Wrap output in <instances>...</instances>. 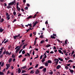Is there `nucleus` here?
Wrapping results in <instances>:
<instances>
[{
	"instance_id": "15",
	"label": "nucleus",
	"mask_w": 75,
	"mask_h": 75,
	"mask_svg": "<svg viewBox=\"0 0 75 75\" xmlns=\"http://www.w3.org/2000/svg\"><path fill=\"white\" fill-rule=\"evenodd\" d=\"M12 61V59L10 58L8 61L9 63H10Z\"/></svg>"
},
{
	"instance_id": "38",
	"label": "nucleus",
	"mask_w": 75,
	"mask_h": 75,
	"mask_svg": "<svg viewBox=\"0 0 75 75\" xmlns=\"http://www.w3.org/2000/svg\"><path fill=\"white\" fill-rule=\"evenodd\" d=\"M27 68V67H26V66H24V67H23L22 68H23V69H25V68Z\"/></svg>"
},
{
	"instance_id": "62",
	"label": "nucleus",
	"mask_w": 75,
	"mask_h": 75,
	"mask_svg": "<svg viewBox=\"0 0 75 75\" xmlns=\"http://www.w3.org/2000/svg\"><path fill=\"white\" fill-rule=\"evenodd\" d=\"M21 16V14L19 13V15L18 16V17H20V16Z\"/></svg>"
},
{
	"instance_id": "17",
	"label": "nucleus",
	"mask_w": 75,
	"mask_h": 75,
	"mask_svg": "<svg viewBox=\"0 0 75 75\" xmlns=\"http://www.w3.org/2000/svg\"><path fill=\"white\" fill-rule=\"evenodd\" d=\"M18 11H20V8L18 7H16Z\"/></svg>"
},
{
	"instance_id": "30",
	"label": "nucleus",
	"mask_w": 75,
	"mask_h": 75,
	"mask_svg": "<svg viewBox=\"0 0 75 75\" xmlns=\"http://www.w3.org/2000/svg\"><path fill=\"white\" fill-rule=\"evenodd\" d=\"M26 71H25V70H23L22 71V73L23 74V73H24V72H26Z\"/></svg>"
},
{
	"instance_id": "24",
	"label": "nucleus",
	"mask_w": 75,
	"mask_h": 75,
	"mask_svg": "<svg viewBox=\"0 0 75 75\" xmlns=\"http://www.w3.org/2000/svg\"><path fill=\"white\" fill-rule=\"evenodd\" d=\"M62 51L64 53H67V50H63Z\"/></svg>"
},
{
	"instance_id": "54",
	"label": "nucleus",
	"mask_w": 75,
	"mask_h": 75,
	"mask_svg": "<svg viewBox=\"0 0 75 75\" xmlns=\"http://www.w3.org/2000/svg\"><path fill=\"white\" fill-rule=\"evenodd\" d=\"M45 24L47 25L48 24V21H47L45 22Z\"/></svg>"
},
{
	"instance_id": "29",
	"label": "nucleus",
	"mask_w": 75,
	"mask_h": 75,
	"mask_svg": "<svg viewBox=\"0 0 75 75\" xmlns=\"http://www.w3.org/2000/svg\"><path fill=\"white\" fill-rule=\"evenodd\" d=\"M13 37L14 38V40H16V38H17V37L16 35H15V36H13Z\"/></svg>"
},
{
	"instance_id": "27",
	"label": "nucleus",
	"mask_w": 75,
	"mask_h": 75,
	"mask_svg": "<svg viewBox=\"0 0 75 75\" xmlns=\"http://www.w3.org/2000/svg\"><path fill=\"white\" fill-rule=\"evenodd\" d=\"M45 42V41L44 40H42L40 42V44H42V43H43V42Z\"/></svg>"
},
{
	"instance_id": "50",
	"label": "nucleus",
	"mask_w": 75,
	"mask_h": 75,
	"mask_svg": "<svg viewBox=\"0 0 75 75\" xmlns=\"http://www.w3.org/2000/svg\"><path fill=\"white\" fill-rule=\"evenodd\" d=\"M58 51L59 52V53H61L62 52V51L61 50H59Z\"/></svg>"
},
{
	"instance_id": "32",
	"label": "nucleus",
	"mask_w": 75,
	"mask_h": 75,
	"mask_svg": "<svg viewBox=\"0 0 75 75\" xmlns=\"http://www.w3.org/2000/svg\"><path fill=\"white\" fill-rule=\"evenodd\" d=\"M31 74H34V70H32L30 72V74H31Z\"/></svg>"
},
{
	"instance_id": "34",
	"label": "nucleus",
	"mask_w": 75,
	"mask_h": 75,
	"mask_svg": "<svg viewBox=\"0 0 75 75\" xmlns=\"http://www.w3.org/2000/svg\"><path fill=\"white\" fill-rule=\"evenodd\" d=\"M0 75H4V73L3 72L0 71Z\"/></svg>"
},
{
	"instance_id": "21",
	"label": "nucleus",
	"mask_w": 75,
	"mask_h": 75,
	"mask_svg": "<svg viewBox=\"0 0 75 75\" xmlns=\"http://www.w3.org/2000/svg\"><path fill=\"white\" fill-rule=\"evenodd\" d=\"M0 50H1V51H0V54H2V52H3V49L1 48L0 49Z\"/></svg>"
},
{
	"instance_id": "51",
	"label": "nucleus",
	"mask_w": 75,
	"mask_h": 75,
	"mask_svg": "<svg viewBox=\"0 0 75 75\" xmlns=\"http://www.w3.org/2000/svg\"><path fill=\"white\" fill-rule=\"evenodd\" d=\"M16 19H14V21H13V23H14V22H15V21H16Z\"/></svg>"
},
{
	"instance_id": "6",
	"label": "nucleus",
	"mask_w": 75,
	"mask_h": 75,
	"mask_svg": "<svg viewBox=\"0 0 75 75\" xmlns=\"http://www.w3.org/2000/svg\"><path fill=\"white\" fill-rule=\"evenodd\" d=\"M48 62H46V63H44V65L45 67H48V63H47Z\"/></svg>"
},
{
	"instance_id": "2",
	"label": "nucleus",
	"mask_w": 75,
	"mask_h": 75,
	"mask_svg": "<svg viewBox=\"0 0 75 75\" xmlns=\"http://www.w3.org/2000/svg\"><path fill=\"white\" fill-rule=\"evenodd\" d=\"M6 18H8L7 20H10V15H8V13H6Z\"/></svg>"
},
{
	"instance_id": "52",
	"label": "nucleus",
	"mask_w": 75,
	"mask_h": 75,
	"mask_svg": "<svg viewBox=\"0 0 75 75\" xmlns=\"http://www.w3.org/2000/svg\"><path fill=\"white\" fill-rule=\"evenodd\" d=\"M34 54H35V52H34V50H33V55H34Z\"/></svg>"
},
{
	"instance_id": "13",
	"label": "nucleus",
	"mask_w": 75,
	"mask_h": 75,
	"mask_svg": "<svg viewBox=\"0 0 75 75\" xmlns=\"http://www.w3.org/2000/svg\"><path fill=\"white\" fill-rule=\"evenodd\" d=\"M18 73L20 74L21 72V69L20 68H18Z\"/></svg>"
},
{
	"instance_id": "19",
	"label": "nucleus",
	"mask_w": 75,
	"mask_h": 75,
	"mask_svg": "<svg viewBox=\"0 0 75 75\" xmlns=\"http://www.w3.org/2000/svg\"><path fill=\"white\" fill-rule=\"evenodd\" d=\"M22 54H24L25 53V50H23L22 51Z\"/></svg>"
},
{
	"instance_id": "57",
	"label": "nucleus",
	"mask_w": 75,
	"mask_h": 75,
	"mask_svg": "<svg viewBox=\"0 0 75 75\" xmlns=\"http://www.w3.org/2000/svg\"><path fill=\"white\" fill-rule=\"evenodd\" d=\"M74 54V51H73L71 53V55H73V54Z\"/></svg>"
},
{
	"instance_id": "12",
	"label": "nucleus",
	"mask_w": 75,
	"mask_h": 75,
	"mask_svg": "<svg viewBox=\"0 0 75 75\" xmlns=\"http://www.w3.org/2000/svg\"><path fill=\"white\" fill-rule=\"evenodd\" d=\"M47 62L48 63V64H52V61H51V60H48V61Z\"/></svg>"
},
{
	"instance_id": "41",
	"label": "nucleus",
	"mask_w": 75,
	"mask_h": 75,
	"mask_svg": "<svg viewBox=\"0 0 75 75\" xmlns=\"http://www.w3.org/2000/svg\"><path fill=\"white\" fill-rule=\"evenodd\" d=\"M53 74V71H51V72H50L49 73V74H50L51 75H52Z\"/></svg>"
},
{
	"instance_id": "48",
	"label": "nucleus",
	"mask_w": 75,
	"mask_h": 75,
	"mask_svg": "<svg viewBox=\"0 0 75 75\" xmlns=\"http://www.w3.org/2000/svg\"><path fill=\"white\" fill-rule=\"evenodd\" d=\"M37 57H35V59H36V58H38V54L37 55Z\"/></svg>"
},
{
	"instance_id": "22",
	"label": "nucleus",
	"mask_w": 75,
	"mask_h": 75,
	"mask_svg": "<svg viewBox=\"0 0 75 75\" xmlns=\"http://www.w3.org/2000/svg\"><path fill=\"white\" fill-rule=\"evenodd\" d=\"M4 62H2V63L1 65V66L2 67H3V66H4Z\"/></svg>"
},
{
	"instance_id": "20",
	"label": "nucleus",
	"mask_w": 75,
	"mask_h": 75,
	"mask_svg": "<svg viewBox=\"0 0 75 75\" xmlns=\"http://www.w3.org/2000/svg\"><path fill=\"white\" fill-rule=\"evenodd\" d=\"M50 46H51V45L47 44L46 46V47H47V48H48V47H50Z\"/></svg>"
},
{
	"instance_id": "14",
	"label": "nucleus",
	"mask_w": 75,
	"mask_h": 75,
	"mask_svg": "<svg viewBox=\"0 0 75 75\" xmlns=\"http://www.w3.org/2000/svg\"><path fill=\"white\" fill-rule=\"evenodd\" d=\"M51 38H52V39H55V37L54 36H52V35L51 36Z\"/></svg>"
},
{
	"instance_id": "40",
	"label": "nucleus",
	"mask_w": 75,
	"mask_h": 75,
	"mask_svg": "<svg viewBox=\"0 0 75 75\" xmlns=\"http://www.w3.org/2000/svg\"><path fill=\"white\" fill-rule=\"evenodd\" d=\"M65 69H69V67H68V66H65Z\"/></svg>"
},
{
	"instance_id": "42",
	"label": "nucleus",
	"mask_w": 75,
	"mask_h": 75,
	"mask_svg": "<svg viewBox=\"0 0 75 75\" xmlns=\"http://www.w3.org/2000/svg\"><path fill=\"white\" fill-rule=\"evenodd\" d=\"M37 16V14H35L34 16V17H33V18H35V17H36Z\"/></svg>"
},
{
	"instance_id": "3",
	"label": "nucleus",
	"mask_w": 75,
	"mask_h": 75,
	"mask_svg": "<svg viewBox=\"0 0 75 75\" xmlns=\"http://www.w3.org/2000/svg\"><path fill=\"white\" fill-rule=\"evenodd\" d=\"M40 73V71L38 70V69H37L35 71V74H38Z\"/></svg>"
},
{
	"instance_id": "61",
	"label": "nucleus",
	"mask_w": 75,
	"mask_h": 75,
	"mask_svg": "<svg viewBox=\"0 0 75 75\" xmlns=\"http://www.w3.org/2000/svg\"><path fill=\"white\" fill-rule=\"evenodd\" d=\"M22 57V55H20L19 56H18V58H21V57Z\"/></svg>"
},
{
	"instance_id": "60",
	"label": "nucleus",
	"mask_w": 75,
	"mask_h": 75,
	"mask_svg": "<svg viewBox=\"0 0 75 75\" xmlns=\"http://www.w3.org/2000/svg\"><path fill=\"white\" fill-rule=\"evenodd\" d=\"M28 7L27 6H26L25 7V10H27V9H28Z\"/></svg>"
},
{
	"instance_id": "23",
	"label": "nucleus",
	"mask_w": 75,
	"mask_h": 75,
	"mask_svg": "<svg viewBox=\"0 0 75 75\" xmlns=\"http://www.w3.org/2000/svg\"><path fill=\"white\" fill-rule=\"evenodd\" d=\"M8 54H9V52L8 51H6V55H8Z\"/></svg>"
},
{
	"instance_id": "8",
	"label": "nucleus",
	"mask_w": 75,
	"mask_h": 75,
	"mask_svg": "<svg viewBox=\"0 0 75 75\" xmlns=\"http://www.w3.org/2000/svg\"><path fill=\"white\" fill-rule=\"evenodd\" d=\"M54 61H55V62H56V63L57 62H59V60L58 59H54Z\"/></svg>"
},
{
	"instance_id": "53",
	"label": "nucleus",
	"mask_w": 75,
	"mask_h": 75,
	"mask_svg": "<svg viewBox=\"0 0 75 75\" xmlns=\"http://www.w3.org/2000/svg\"><path fill=\"white\" fill-rule=\"evenodd\" d=\"M30 30H31L30 29H28V30H26V31H27L26 33H28V31H30Z\"/></svg>"
},
{
	"instance_id": "59",
	"label": "nucleus",
	"mask_w": 75,
	"mask_h": 75,
	"mask_svg": "<svg viewBox=\"0 0 75 75\" xmlns=\"http://www.w3.org/2000/svg\"><path fill=\"white\" fill-rule=\"evenodd\" d=\"M18 47H19V46H17L15 48V50H16V49H17V48H18Z\"/></svg>"
},
{
	"instance_id": "7",
	"label": "nucleus",
	"mask_w": 75,
	"mask_h": 75,
	"mask_svg": "<svg viewBox=\"0 0 75 75\" xmlns=\"http://www.w3.org/2000/svg\"><path fill=\"white\" fill-rule=\"evenodd\" d=\"M61 67V66L60 65H58V66H57L56 68L57 69H59V68Z\"/></svg>"
},
{
	"instance_id": "64",
	"label": "nucleus",
	"mask_w": 75,
	"mask_h": 75,
	"mask_svg": "<svg viewBox=\"0 0 75 75\" xmlns=\"http://www.w3.org/2000/svg\"><path fill=\"white\" fill-rule=\"evenodd\" d=\"M21 75H28V74H22Z\"/></svg>"
},
{
	"instance_id": "25",
	"label": "nucleus",
	"mask_w": 75,
	"mask_h": 75,
	"mask_svg": "<svg viewBox=\"0 0 75 75\" xmlns=\"http://www.w3.org/2000/svg\"><path fill=\"white\" fill-rule=\"evenodd\" d=\"M45 59H44V58H43L42 60V62H44V61H45Z\"/></svg>"
},
{
	"instance_id": "44",
	"label": "nucleus",
	"mask_w": 75,
	"mask_h": 75,
	"mask_svg": "<svg viewBox=\"0 0 75 75\" xmlns=\"http://www.w3.org/2000/svg\"><path fill=\"white\" fill-rule=\"evenodd\" d=\"M12 57H13V58H15L14 54H12Z\"/></svg>"
},
{
	"instance_id": "16",
	"label": "nucleus",
	"mask_w": 75,
	"mask_h": 75,
	"mask_svg": "<svg viewBox=\"0 0 75 75\" xmlns=\"http://www.w3.org/2000/svg\"><path fill=\"white\" fill-rule=\"evenodd\" d=\"M70 72H71V74H73V72H74V70H70Z\"/></svg>"
},
{
	"instance_id": "56",
	"label": "nucleus",
	"mask_w": 75,
	"mask_h": 75,
	"mask_svg": "<svg viewBox=\"0 0 75 75\" xmlns=\"http://www.w3.org/2000/svg\"><path fill=\"white\" fill-rule=\"evenodd\" d=\"M66 65H67V66H68V67H69V66H70V65H71V64H66Z\"/></svg>"
},
{
	"instance_id": "10",
	"label": "nucleus",
	"mask_w": 75,
	"mask_h": 75,
	"mask_svg": "<svg viewBox=\"0 0 75 75\" xmlns=\"http://www.w3.org/2000/svg\"><path fill=\"white\" fill-rule=\"evenodd\" d=\"M6 66L7 68H9L10 66V64H6Z\"/></svg>"
},
{
	"instance_id": "9",
	"label": "nucleus",
	"mask_w": 75,
	"mask_h": 75,
	"mask_svg": "<svg viewBox=\"0 0 75 75\" xmlns=\"http://www.w3.org/2000/svg\"><path fill=\"white\" fill-rule=\"evenodd\" d=\"M0 53V58H3V57L4 54H3Z\"/></svg>"
},
{
	"instance_id": "47",
	"label": "nucleus",
	"mask_w": 75,
	"mask_h": 75,
	"mask_svg": "<svg viewBox=\"0 0 75 75\" xmlns=\"http://www.w3.org/2000/svg\"><path fill=\"white\" fill-rule=\"evenodd\" d=\"M43 56V55H42L40 57V59H42Z\"/></svg>"
},
{
	"instance_id": "18",
	"label": "nucleus",
	"mask_w": 75,
	"mask_h": 75,
	"mask_svg": "<svg viewBox=\"0 0 75 75\" xmlns=\"http://www.w3.org/2000/svg\"><path fill=\"white\" fill-rule=\"evenodd\" d=\"M44 68V66H41L40 67V68H39L38 69H42V68Z\"/></svg>"
},
{
	"instance_id": "28",
	"label": "nucleus",
	"mask_w": 75,
	"mask_h": 75,
	"mask_svg": "<svg viewBox=\"0 0 75 75\" xmlns=\"http://www.w3.org/2000/svg\"><path fill=\"white\" fill-rule=\"evenodd\" d=\"M44 35H41V36H40V37L41 38H44Z\"/></svg>"
},
{
	"instance_id": "5",
	"label": "nucleus",
	"mask_w": 75,
	"mask_h": 75,
	"mask_svg": "<svg viewBox=\"0 0 75 75\" xmlns=\"http://www.w3.org/2000/svg\"><path fill=\"white\" fill-rule=\"evenodd\" d=\"M43 72H44V73L46 72V71H47V69L46 68L43 69L42 70Z\"/></svg>"
},
{
	"instance_id": "35",
	"label": "nucleus",
	"mask_w": 75,
	"mask_h": 75,
	"mask_svg": "<svg viewBox=\"0 0 75 75\" xmlns=\"http://www.w3.org/2000/svg\"><path fill=\"white\" fill-rule=\"evenodd\" d=\"M7 8L9 9L10 8H11V7L10 6H7Z\"/></svg>"
},
{
	"instance_id": "37",
	"label": "nucleus",
	"mask_w": 75,
	"mask_h": 75,
	"mask_svg": "<svg viewBox=\"0 0 75 75\" xmlns=\"http://www.w3.org/2000/svg\"><path fill=\"white\" fill-rule=\"evenodd\" d=\"M38 64H37L35 66V68H38Z\"/></svg>"
},
{
	"instance_id": "45",
	"label": "nucleus",
	"mask_w": 75,
	"mask_h": 75,
	"mask_svg": "<svg viewBox=\"0 0 75 75\" xmlns=\"http://www.w3.org/2000/svg\"><path fill=\"white\" fill-rule=\"evenodd\" d=\"M18 4H19V3L17 2L16 4V7H18Z\"/></svg>"
},
{
	"instance_id": "11",
	"label": "nucleus",
	"mask_w": 75,
	"mask_h": 75,
	"mask_svg": "<svg viewBox=\"0 0 75 75\" xmlns=\"http://www.w3.org/2000/svg\"><path fill=\"white\" fill-rule=\"evenodd\" d=\"M4 30V29H2V28L0 27V33H2L3 31Z\"/></svg>"
},
{
	"instance_id": "46",
	"label": "nucleus",
	"mask_w": 75,
	"mask_h": 75,
	"mask_svg": "<svg viewBox=\"0 0 75 75\" xmlns=\"http://www.w3.org/2000/svg\"><path fill=\"white\" fill-rule=\"evenodd\" d=\"M26 60V58H24L22 60L23 62H24Z\"/></svg>"
},
{
	"instance_id": "63",
	"label": "nucleus",
	"mask_w": 75,
	"mask_h": 75,
	"mask_svg": "<svg viewBox=\"0 0 75 75\" xmlns=\"http://www.w3.org/2000/svg\"><path fill=\"white\" fill-rule=\"evenodd\" d=\"M11 48V45H10L8 47V49H10Z\"/></svg>"
},
{
	"instance_id": "31",
	"label": "nucleus",
	"mask_w": 75,
	"mask_h": 75,
	"mask_svg": "<svg viewBox=\"0 0 75 75\" xmlns=\"http://www.w3.org/2000/svg\"><path fill=\"white\" fill-rule=\"evenodd\" d=\"M32 17L31 16H30L29 17L27 18V19H29V18H31Z\"/></svg>"
},
{
	"instance_id": "1",
	"label": "nucleus",
	"mask_w": 75,
	"mask_h": 75,
	"mask_svg": "<svg viewBox=\"0 0 75 75\" xmlns=\"http://www.w3.org/2000/svg\"><path fill=\"white\" fill-rule=\"evenodd\" d=\"M16 3V1L14 0V1H13L12 2H11L8 4V6H13L14 3Z\"/></svg>"
},
{
	"instance_id": "58",
	"label": "nucleus",
	"mask_w": 75,
	"mask_h": 75,
	"mask_svg": "<svg viewBox=\"0 0 75 75\" xmlns=\"http://www.w3.org/2000/svg\"><path fill=\"white\" fill-rule=\"evenodd\" d=\"M11 54V52L9 53V54H8V56H9Z\"/></svg>"
},
{
	"instance_id": "49",
	"label": "nucleus",
	"mask_w": 75,
	"mask_h": 75,
	"mask_svg": "<svg viewBox=\"0 0 75 75\" xmlns=\"http://www.w3.org/2000/svg\"><path fill=\"white\" fill-rule=\"evenodd\" d=\"M20 34H19L18 35H16V37H20Z\"/></svg>"
},
{
	"instance_id": "39",
	"label": "nucleus",
	"mask_w": 75,
	"mask_h": 75,
	"mask_svg": "<svg viewBox=\"0 0 75 75\" xmlns=\"http://www.w3.org/2000/svg\"><path fill=\"white\" fill-rule=\"evenodd\" d=\"M8 40H6V41H5L4 42V44H6V43H7V42H8Z\"/></svg>"
},
{
	"instance_id": "4",
	"label": "nucleus",
	"mask_w": 75,
	"mask_h": 75,
	"mask_svg": "<svg viewBox=\"0 0 75 75\" xmlns=\"http://www.w3.org/2000/svg\"><path fill=\"white\" fill-rule=\"evenodd\" d=\"M38 22L36 21L35 23H34L33 25V27H35V25H36L38 24Z\"/></svg>"
},
{
	"instance_id": "55",
	"label": "nucleus",
	"mask_w": 75,
	"mask_h": 75,
	"mask_svg": "<svg viewBox=\"0 0 75 75\" xmlns=\"http://www.w3.org/2000/svg\"><path fill=\"white\" fill-rule=\"evenodd\" d=\"M43 58H44L45 59V58H47V55H45Z\"/></svg>"
},
{
	"instance_id": "43",
	"label": "nucleus",
	"mask_w": 75,
	"mask_h": 75,
	"mask_svg": "<svg viewBox=\"0 0 75 75\" xmlns=\"http://www.w3.org/2000/svg\"><path fill=\"white\" fill-rule=\"evenodd\" d=\"M32 24H28V25H29V26H30V27H32V26L31 25Z\"/></svg>"
},
{
	"instance_id": "33",
	"label": "nucleus",
	"mask_w": 75,
	"mask_h": 75,
	"mask_svg": "<svg viewBox=\"0 0 75 75\" xmlns=\"http://www.w3.org/2000/svg\"><path fill=\"white\" fill-rule=\"evenodd\" d=\"M18 51H19V50H18V49H16V53H17L18 52Z\"/></svg>"
},
{
	"instance_id": "26",
	"label": "nucleus",
	"mask_w": 75,
	"mask_h": 75,
	"mask_svg": "<svg viewBox=\"0 0 75 75\" xmlns=\"http://www.w3.org/2000/svg\"><path fill=\"white\" fill-rule=\"evenodd\" d=\"M4 18H2L1 19V23H3V21H4Z\"/></svg>"
},
{
	"instance_id": "36",
	"label": "nucleus",
	"mask_w": 75,
	"mask_h": 75,
	"mask_svg": "<svg viewBox=\"0 0 75 75\" xmlns=\"http://www.w3.org/2000/svg\"><path fill=\"white\" fill-rule=\"evenodd\" d=\"M13 14L14 16H16V11H13Z\"/></svg>"
}]
</instances>
